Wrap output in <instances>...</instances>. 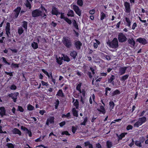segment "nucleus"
Here are the masks:
<instances>
[{
	"label": "nucleus",
	"instance_id": "obj_4",
	"mask_svg": "<svg viewBox=\"0 0 148 148\" xmlns=\"http://www.w3.org/2000/svg\"><path fill=\"white\" fill-rule=\"evenodd\" d=\"M118 39L119 42H123L126 41L127 38L123 33H120L118 35Z\"/></svg>",
	"mask_w": 148,
	"mask_h": 148
},
{
	"label": "nucleus",
	"instance_id": "obj_33",
	"mask_svg": "<svg viewBox=\"0 0 148 148\" xmlns=\"http://www.w3.org/2000/svg\"><path fill=\"white\" fill-rule=\"evenodd\" d=\"M106 145L108 148H111L112 146V144L111 142L108 141L106 142Z\"/></svg>",
	"mask_w": 148,
	"mask_h": 148
},
{
	"label": "nucleus",
	"instance_id": "obj_6",
	"mask_svg": "<svg viewBox=\"0 0 148 148\" xmlns=\"http://www.w3.org/2000/svg\"><path fill=\"white\" fill-rule=\"evenodd\" d=\"M19 93L18 92L14 93H11L9 94L8 95L9 97H11L13 99V101L14 102L16 101V99H17V96L18 95Z\"/></svg>",
	"mask_w": 148,
	"mask_h": 148
},
{
	"label": "nucleus",
	"instance_id": "obj_43",
	"mask_svg": "<svg viewBox=\"0 0 148 148\" xmlns=\"http://www.w3.org/2000/svg\"><path fill=\"white\" fill-rule=\"evenodd\" d=\"M79 102L77 99H76L74 103V105L77 108H78V106Z\"/></svg>",
	"mask_w": 148,
	"mask_h": 148
},
{
	"label": "nucleus",
	"instance_id": "obj_64",
	"mask_svg": "<svg viewBox=\"0 0 148 148\" xmlns=\"http://www.w3.org/2000/svg\"><path fill=\"white\" fill-rule=\"evenodd\" d=\"M96 147L98 148H101V145L99 143L96 144Z\"/></svg>",
	"mask_w": 148,
	"mask_h": 148
},
{
	"label": "nucleus",
	"instance_id": "obj_29",
	"mask_svg": "<svg viewBox=\"0 0 148 148\" xmlns=\"http://www.w3.org/2000/svg\"><path fill=\"white\" fill-rule=\"evenodd\" d=\"M63 59V58L62 57L61 58L60 57L59 58H57L56 60L57 63L61 65L62 63V60Z\"/></svg>",
	"mask_w": 148,
	"mask_h": 148
},
{
	"label": "nucleus",
	"instance_id": "obj_3",
	"mask_svg": "<svg viewBox=\"0 0 148 148\" xmlns=\"http://www.w3.org/2000/svg\"><path fill=\"white\" fill-rule=\"evenodd\" d=\"M107 43L110 47L113 49L116 48L119 46L118 42L116 38H114L111 41H108Z\"/></svg>",
	"mask_w": 148,
	"mask_h": 148
},
{
	"label": "nucleus",
	"instance_id": "obj_28",
	"mask_svg": "<svg viewBox=\"0 0 148 148\" xmlns=\"http://www.w3.org/2000/svg\"><path fill=\"white\" fill-rule=\"evenodd\" d=\"M142 125V123H140V121L138 120V121L136 122L134 125V126L135 127H138L139 126L141 125Z\"/></svg>",
	"mask_w": 148,
	"mask_h": 148
},
{
	"label": "nucleus",
	"instance_id": "obj_54",
	"mask_svg": "<svg viewBox=\"0 0 148 148\" xmlns=\"http://www.w3.org/2000/svg\"><path fill=\"white\" fill-rule=\"evenodd\" d=\"M133 127L131 125H129L127 127V130H131L132 129Z\"/></svg>",
	"mask_w": 148,
	"mask_h": 148
},
{
	"label": "nucleus",
	"instance_id": "obj_56",
	"mask_svg": "<svg viewBox=\"0 0 148 148\" xmlns=\"http://www.w3.org/2000/svg\"><path fill=\"white\" fill-rule=\"evenodd\" d=\"M70 116V113L69 112L67 113V114H63L62 116V117H69Z\"/></svg>",
	"mask_w": 148,
	"mask_h": 148
},
{
	"label": "nucleus",
	"instance_id": "obj_22",
	"mask_svg": "<svg viewBox=\"0 0 148 148\" xmlns=\"http://www.w3.org/2000/svg\"><path fill=\"white\" fill-rule=\"evenodd\" d=\"M56 96H58L61 97H63L64 95L62 92V91L61 90H59L56 94Z\"/></svg>",
	"mask_w": 148,
	"mask_h": 148
},
{
	"label": "nucleus",
	"instance_id": "obj_41",
	"mask_svg": "<svg viewBox=\"0 0 148 148\" xmlns=\"http://www.w3.org/2000/svg\"><path fill=\"white\" fill-rule=\"evenodd\" d=\"M64 20L70 25L72 23L71 21L67 18H64Z\"/></svg>",
	"mask_w": 148,
	"mask_h": 148
},
{
	"label": "nucleus",
	"instance_id": "obj_40",
	"mask_svg": "<svg viewBox=\"0 0 148 148\" xmlns=\"http://www.w3.org/2000/svg\"><path fill=\"white\" fill-rule=\"evenodd\" d=\"M34 107L32 106L31 105H28L27 106V109L29 110H32L34 109Z\"/></svg>",
	"mask_w": 148,
	"mask_h": 148
},
{
	"label": "nucleus",
	"instance_id": "obj_55",
	"mask_svg": "<svg viewBox=\"0 0 148 148\" xmlns=\"http://www.w3.org/2000/svg\"><path fill=\"white\" fill-rule=\"evenodd\" d=\"M42 84L43 86H47L48 85V84L46 82L43 81H41Z\"/></svg>",
	"mask_w": 148,
	"mask_h": 148
},
{
	"label": "nucleus",
	"instance_id": "obj_63",
	"mask_svg": "<svg viewBox=\"0 0 148 148\" xmlns=\"http://www.w3.org/2000/svg\"><path fill=\"white\" fill-rule=\"evenodd\" d=\"M51 24L54 27H55L57 25V24L56 23H54L53 21L52 22Z\"/></svg>",
	"mask_w": 148,
	"mask_h": 148
},
{
	"label": "nucleus",
	"instance_id": "obj_61",
	"mask_svg": "<svg viewBox=\"0 0 148 148\" xmlns=\"http://www.w3.org/2000/svg\"><path fill=\"white\" fill-rule=\"evenodd\" d=\"M21 128L22 130H23L24 131H27V130H28V129L27 128L24 127L23 126H21Z\"/></svg>",
	"mask_w": 148,
	"mask_h": 148
},
{
	"label": "nucleus",
	"instance_id": "obj_37",
	"mask_svg": "<svg viewBox=\"0 0 148 148\" xmlns=\"http://www.w3.org/2000/svg\"><path fill=\"white\" fill-rule=\"evenodd\" d=\"M6 146L8 147V148H14V146L12 143H8Z\"/></svg>",
	"mask_w": 148,
	"mask_h": 148
},
{
	"label": "nucleus",
	"instance_id": "obj_11",
	"mask_svg": "<svg viewBox=\"0 0 148 148\" xmlns=\"http://www.w3.org/2000/svg\"><path fill=\"white\" fill-rule=\"evenodd\" d=\"M21 9V8L20 7H18L16 9L14 10V17L15 18H16L18 17Z\"/></svg>",
	"mask_w": 148,
	"mask_h": 148
},
{
	"label": "nucleus",
	"instance_id": "obj_62",
	"mask_svg": "<svg viewBox=\"0 0 148 148\" xmlns=\"http://www.w3.org/2000/svg\"><path fill=\"white\" fill-rule=\"evenodd\" d=\"M90 144V142L89 141H87L84 143L85 146H88Z\"/></svg>",
	"mask_w": 148,
	"mask_h": 148
},
{
	"label": "nucleus",
	"instance_id": "obj_53",
	"mask_svg": "<svg viewBox=\"0 0 148 148\" xmlns=\"http://www.w3.org/2000/svg\"><path fill=\"white\" fill-rule=\"evenodd\" d=\"M40 38H41V36H38L36 37L35 38L36 41H37L38 43H39V39Z\"/></svg>",
	"mask_w": 148,
	"mask_h": 148
},
{
	"label": "nucleus",
	"instance_id": "obj_20",
	"mask_svg": "<svg viewBox=\"0 0 148 148\" xmlns=\"http://www.w3.org/2000/svg\"><path fill=\"white\" fill-rule=\"evenodd\" d=\"M97 110L101 112L103 114H105L106 113V111H105L104 108L103 106H100V109H98Z\"/></svg>",
	"mask_w": 148,
	"mask_h": 148
},
{
	"label": "nucleus",
	"instance_id": "obj_46",
	"mask_svg": "<svg viewBox=\"0 0 148 148\" xmlns=\"http://www.w3.org/2000/svg\"><path fill=\"white\" fill-rule=\"evenodd\" d=\"M106 15L103 12H101V17L100 19L101 20H103L105 17Z\"/></svg>",
	"mask_w": 148,
	"mask_h": 148
},
{
	"label": "nucleus",
	"instance_id": "obj_59",
	"mask_svg": "<svg viewBox=\"0 0 148 148\" xmlns=\"http://www.w3.org/2000/svg\"><path fill=\"white\" fill-rule=\"evenodd\" d=\"M136 26H137V24H136V23H133V24L132 25V29H135V28L136 27Z\"/></svg>",
	"mask_w": 148,
	"mask_h": 148
},
{
	"label": "nucleus",
	"instance_id": "obj_2",
	"mask_svg": "<svg viewBox=\"0 0 148 148\" xmlns=\"http://www.w3.org/2000/svg\"><path fill=\"white\" fill-rule=\"evenodd\" d=\"M62 42L67 48H71L72 45L71 39L68 37H63L62 40Z\"/></svg>",
	"mask_w": 148,
	"mask_h": 148
},
{
	"label": "nucleus",
	"instance_id": "obj_8",
	"mask_svg": "<svg viewBox=\"0 0 148 148\" xmlns=\"http://www.w3.org/2000/svg\"><path fill=\"white\" fill-rule=\"evenodd\" d=\"M51 13L53 15H55L56 16L60 14V12L54 6L52 7Z\"/></svg>",
	"mask_w": 148,
	"mask_h": 148
},
{
	"label": "nucleus",
	"instance_id": "obj_44",
	"mask_svg": "<svg viewBox=\"0 0 148 148\" xmlns=\"http://www.w3.org/2000/svg\"><path fill=\"white\" fill-rule=\"evenodd\" d=\"M135 144L137 146L139 147H141L142 146L140 142L138 141H136L135 142Z\"/></svg>",
	"mask_w": 148,
	"mask_h": 148
},
{
	"label": "nucleus",
	"instance_id": "obj_18",
	"mask_svg": "<svg viewBox=\"0 0 148 148\" xmlns=\"http://www.w3.org/2000/svg\"><path fill=\"white\" fill-rule=\"evenodd\" d=\"M129 76V75L128 74L123 75L120 78V80L122 81H124L125 80L128 79Z\"/></svg>",
	"mask_w": 148,
	"mask_h": 148
},
{
	"label": "nucleus",
	"instance_id": "obj_9",
	"mask_svg": "<svg viewBox=\"0 0 148 148\" xmlns=\"http://www.w3.org/2000/svg\"><path fill=\"white\" fill-rule=\"evenodd\" d=\"M6 34L8 37H9V35H10V23H6V26L5 27Z\"/></svg>",
	"mask_w": 148,
	"mask_h": 148
},
{
	"label": "nucleus",
	"instance_id": "obj_60",
	"mask_svg": "<svg viewBox=\"0 0 148 148\" xmlns=\"http://www.w3.org/2000/svg\"><path fill=\"white\" fill-rule=\"evenodd\" d=\"M65 124V121H63L60 123V125L61 127L63 126Z\"/></svg>",
	"mask_w": 148,
	"mask_h": 148
},
{
	"label": "nucleus",
	"instance_id": "obj_39",
	"mask_svg": "<svg viewBox=\"0 0 148 148\" xmlns=\"http://www.w3.org/2000/svg\"><path fill=\"white\" fill-rule=\"evenodd\" d=\"M83 3L82 0H77V4L79 6H82Z\"/></svg>",
	"mask_w": 148,
	"mask_h": 148
},
{
	"label": "nucleus",
	"instance_id": "obj_57",
	"mask_svg": "<svg viewBox=\"0 0 148 148\" xmlns=\"http://www.w3.org/2000/svg\"><path fill=\"white\" fill-rule=\"evenodd\" d=\"M107 75L106 73H101L100 75V76H106Z\"/></svg>",
	"mask_w": 148,
	"mask_h": 148
},
{
	"label": "nucleus",
	"instance_id": "obj_51",
	"mask_svg": "<svg viewBox=\"0 0 148 148\" xmlns=\"http://www.w3.org/2000/svg\"><path fill=\"white\" fill-rule=\"evenodd\" d=\"M18 110L22 112H23L24 111V110L22 107L19 106H18Z\"/></svg>",
	"mask_w": 148,
	"mask_h": 148
},
{
	"label": "nucleus",
	"instance_id": "obj_1",
	"mask_svg": "<svg viewBox=\"0 0 148 148\" xmlns=\"http://www.w3.org/2000/svg\"><path fill=\"white\" fill-rule=\"evenodd\" d=\"M42 10H40V9H36L32 12V15L34 17H37L39 16H41L42 17H44L46 16V15L44 13H43V10H45V12H47L46 10L44 8H42Z\"/></svg>",
	"mask_w": 148,
	"mask_h": 148
},
{
	"label": "nucleus",
	"instance_id": "obj_58",
	"mask_svg": "<svg viewBox=\"0 0 148 148\" xmlns=\"http://www.w3.org/2000/svg\"><path fill=\"white\" fill-rule=\"evenodd\" d=\"M89 13L91 14H93L95 13V10H91L89 11Z\"/></svg>",
	"mask_w": 148,
	"mask_h": 148
},
{
	"label": "nucleus",
	"instance_id": "obj_13",
	"mask_svg": "<svg viewBox=\"0 0 148 148\" xmlns=\"http://www.w3.org/2000/svg\"><path fill=\"white\" fill-rule=\"evenodd\" d=\"M75 45L76 49H79L81 48V46L82 45V43L79 41L75 40Z\"/></svg>",
	"mask_w": 148,
	"mask_h": 148
},
{
	"label": "nucleus",
	"instance_id": "obj_21",
	"mask_svg": "<svg viewBox=\"0 0 148 148\" xmlns=\"http://www.w3.org/2000/svg\"><path fill=\"white\" fill-rule=\"evenodd\" d=\"M138 120L142 123V124L143 123L146 122V118L145 116L139 118Z\"/></svg>",
	"mask_w": 148,
	"mask_h": 148
},
{
	"label": "nucleus",
	"instance_id": "obj_47",
	"mask_svg": "<svg viewBox=\"0 0 148 148\" xmlns=\"http://www.w3.org/2000/svg\"><path fill=\"white\" fill-rule=\"evenodd\" d=\"M64 61H66L68 62L70 61V59L67 56L64 57Z\"/></svg>",
	"mask_w": 148,
	"mask_h": 148
},
{
	"label": "nucleus",
	"instance_id": "obj_19",
	"mask_svg": "<svg viewBox=\"0 0 148 148\" xmlns=\"http://www.w3.org/2000/svg\"><path fill=\"white\" fill-rule=\"evenodd\" d=\"M127 134V133H122L121 134L119 135L118 134H117V136L119 138V140H121L122 138L125 137V135Z\"/></svg>",
	"mask_w": 148,
	"mask_h": 148
},
{
	"label": "nucleus",
	"instance_id": "obj_7",
	"mask_svg": "<svg viewBox=\"0 0 148 148\" xmlns=\"http://www.w3.org/2000/svg\"><path fill=\"white\" fill-rule=\"evenodd\" d=\"M124 5L125 7L126 12L127 13H130L131 11L130 3L127 2H125L124 3Z\"/></svg>",
	"mask_w": 148,
	"mask_h": 148
},
{
	"label": "nucleus",
	"instance_id": "obj_27",
	"mask_svg": "<svg viewBox=\"0 0 148 148\" xmlns=\"http://www.w3.org/2000/svg\"><path fill=\"white\" fill-rule=\"evenodd\" d=\"M128 43L130 44L132 46H134L135 44V41L133 40V39H129L128 40Z\"/></svg>",
	"mask_w": 148,
	"mask_h": 148
},
{
	"label": "nucleus",
	"instance_id": "obj_35",
	"mask_svg": "<svg viewBox=\"0 0 148 148\" xmlns=\"http://www.w3.org/2000/svg\"><path fill=\"white\" fill-rule=\"evenodd\" d=\"M82 85L81 83H80L79 84H78L76 88L77 90H78L80 93L81 92V90L80 88Z\"/></svg>",
	"mask_w": 148,
	"mask_h": 148
},
{
	"label": "nucleus",
	"instance_id": "obj_45",
	"mask_svg": "<svg viewBox=\"0 0 148 148\" xmlns=\"http://www.w3.org/2000/svg\"><path fill=\"white\" fill-rule=\"evenodd\" d=\"M23 32V30L22 28H19L18 30V34L21 35Z\"/></svg>",
	"mask_w": 148,
	"mask_h": 148
},
{
	"label": "nucleus",
	"instance_id": "obj_48",
	"mask_svg": "<svg viewBox=\"0 0 148 148\" xmlns=\"http://www.w3.org/2000/svg\"><path fill=\"white\" fill-rule=\"evenodd\" d=\"M42 72H43L49 78L50 76L48 72L47 71L45 70L44 69H42Z\"/></svg>",
	"mask_w": 148,
	"mask_h": 148
},
{
	"label": "nucleus",
	"instance_id": "obj_32",
	"mask_svg": "<svg viewBox=\"0 0 148 148\" xmlns=\"http://www.w3.org/2000/svg\"><path fill=\"white\" fill-rule=\"evenodd\" d=\"M73 24L75 27L77 29H78V26L77 24V22L75 20H74L73 21Z\"/></svg>",
	"mask_w": 148,
	"mask_h": 148
},
{
	"label": "nucleus",
	"instance_id": "obj_50",
	"mask_svg": "<svg viewBox=\"0 0 148 148\" xmlns=\"http://www.w3.org/2000/svg\"><path fill=\"white\" fill-rule=\"evenodd\" d=\"M77 130V128H76L74 126H72V131L73 134H74L75 133V131H76Z\"/></svg>",
	"mask_w": 148,
	"mask_h": 148
},
{
	"label": "nucleus",
	"instance_id": "obj_34",
	"mask_svg": "<svg viewBox=\"0 0 148 148\" xmlns=\"http://www.w3.org/2000/svg\"><path fill=\"white\" fill-rule=\"evenodd\" d=\"M27 22L25 21L23 22V27L25 28V30L27 29Z\"/></svg>",
	"mask_w": 148,
	"mask_h": 148
},
{
	"label": "nucleus",
	"instance_id": "obj_36",
	"mask_svg": "<svg viewBox=\"0 0 148 148\" xmlns=\"http://www.w3.org/2000/svg\"><path fill=\"white\" fill-rule=\"evenodd\" d=\"M109 105L110 106V108L112 109L114 107V104L112 101H110L109 102Z\"/></svg>",
	"mask_w": 148,
	"mask_h": 148
},
{
	"label": "nucleus",
	"instance_id": "obj_49",
	"mask_svg": "<svg viewBox=\"0 0 148 148\" xmlns=\"http://www.w3.org/2000/svg\"><path fill=\"white\" fill-rule=\"evenodd\" d=\"M62 135L66 134L67 135H70V134H69L67 131H64L62 132Z\"/></svg>",
	"mask_w": 148,
	"mask_h": 148
},
{
	"label": "nucleus",
	"instance_id": "obj_52",
	"mask_svg": "<svg viewBox=\"0 0 148 148\" xmlns=\"http://www.w3.org/2000/svg\"><path fill=\"white\" fill-rule=\"evenodd\" d=\"M10 88L11 90H15L16 88V86L15 85H12L10 87Z\"/></svg>",
	"mask_w": 148,
	"mask_h": 148
},
{
	"label": "nucleus",
	"instance_id": "obj_31",
	"mask_svg": "<svg viewBox=\"0 0 148 148\" xmlns=\"http://www.w3.org/2000/svg\"><path fill=\"white\" fill-rule=\"evenodd\" d=\"M125 20L127 22V25L129 27H130L131 22L130 21V19L127 17L125 18Z\"/></svg>",
	"mask_w": 148,
	"mask_h": 148
},
{
	"label": "nucleus",
	"instance_id": "obj_16",
	"mask_svg": "<svg viewBox=\"0 0 148 148\" xmlns=\"http://www.w3.org/2000/svg\"><path fill=\"white\" fill-rule=\"evenodd\" d=\"M77 52L75 51H71L70 53V55L72 57L73 59H75L76 56L77 55Z\"/></svg>",
	"mask_w": 148,
	"mask_h": 148
},
{
	"label": "nucleus",
	"instance_id": "obj_15",
	"mask_svg": "<svg viewBox=\"0 0 148 148\" xmlns=\"http://www.w3.org/2000/svg\"><path fill=\"white\" fill-rule=\"evenodd\" d=\"M12 132L13 134H17L20 136L21 135V131L16 128H14L12 130Z\"/></svg>",
	"mask_w": 148,
	"mask_h": 148
},
{
	"label": "nucleus",
	"instance_id": "obj_30",
	"mask_svg": "<svg viewBox=\"0 0 148 148\" xmlns=\"http://www.w3.org/2000/svg\"><path fill=\"white\" fill-rule=\"evenodd\" d=\"M72 112L73 113V114L74 116H75L76 117H77L78 116V114L75 108H73L72 109Z\"/></svg>",
	"mask_w": 148,
	"mask_h": 148
},
{
	"label": "nucleus",
	"instance_id": "obj_24",
	"mask_svg": "<svg viewBox=\"0 0 148 148\" xmlns=\"http://www.w3.org/2000/svg\"><path fill=\"white\" fill-rule=\"evenodd\" d=\"M25 4L27 8H28L29 9H31V4L28 0H26Z\"/></svg>",
	"mask_w": 148,
	"mask_h": 148
},
{
	"label": "nucleus",
	"instance_id": "obj_14",
	"mask_svg": "<svg viewBox=\"0 0 148 148\" xmlns=\"http://www.w3.org/2000/svg\"><path fill=\"white\" fill-rule=\"evenodd\" d=\"M0 115L2 117L3 116L5 115V108L3 107H0Z\"/></svg>",
	"mask_w": 148,
	"mask_h": 148
},
{
	"label": "nucleus",
	"instance_id": "obj_17",
	"mask_svg": "<svg viewBox=\"0 0 148 148\" xmlns=\"http://www.w3.org/2000/svg\"><path fill=\"white\" fill-rule=\"evenodd\" d=\"M115 79V76L114 75H112L110 78L108 79V83H112V84L114 85V83L113 82V81Z\"/></svg>",
	"mask_w": 148,
	"mask_h": 148
},
{
	"label": "nucleus",
	"instance_id": "obj_10",
	"mask_svg": "<svg viewBox=\"0 0 148 148\" xmlns=\"http://www.w3.org/2000/svg\"><path fill=\"white\" fill-rule=\"evenodd\" d=\"M127 67H121L119 69V74L120 75L124 74L125 73Z\"/></svg>",
	"mask_w": 148,
	"mask_h": 148
},
{
	"label": "nucleus",
	"instance_id": "obj_25",
	"mask_svg": "<svg viewBox=\"0 0 148 148\" xmlns=\"http://www.w3.org/2000/svg\"><path fill=\"white\" fill-rule=\"evenodd\" d=\"M67 15L68 16L73 17L74 16V12L72 10H70L69 11Z\"/></svg>",
	"mask_w": 148,
	"mask_h": 148
},
{
	"label": "nucleus",
	"instance_id": "obj_38",
	"mask_svg": "<svg viewBox=\"0 0 148 148\" xmlns=\"http://www.w3.org/2000/svg\"><path fill=\"white\" fill-rule=\"evenodd\" d=\"M54 117H52L47 119V120L48 121H49L50 123H51L54 122Z\"/></svg>",
	"mask_w": 148,
	"mask_h": 148
},
{
	"label": "nucleus",
	"instance_id": "obj_42",
	"mask_svg": "<svg viewBox=\"0 0 148 148\" xmlns=\"http://www.w3.org/2000/svg\"><path fill=\"white\" fill-rule=\"evenodd\" d=\"M87 121V117H86L84 119V121L81 123V125H86V123Z\"/></svg>",
	"mask_w": 148,
	"mask_h": 148
},
{
	"label": "nucleus",
	"instance_id": "obj_5",
	"mask_svg": "<svg viewBox=\"0 0 148 148\" xmlns=\"http://www.w3.org/2000/svg\"><path fill=\"white\" fill-rule=\"evenodd\" d=\"M73 10L75 13L79 16H80L81 15L82 11L80 10L79 7L76 5H73Z\"/></svg>",
	"mask_w": 148,
	"mask_h": 148
},
{
	"label": "nucleus",
	"instance_id": "obj_26",
	"mask_svg": "<svg viewBox=\"0 0 148 148\" xmlns=\"http://www.w3.org/2000/svg\"><path fill=\"white\" fill-rule=\"evenodd\" d=\"M120 93V91L118 90H116L115 91H114L112 94V96H114L115 95L119 94Z\"/></svg>",
	"mask_w": 148,
	"mask_h": 148
},
{
	"label": "nucleus",
	"instance_id": "obj_23",
	"mask_svg": "<svg viewBox=\"0 0 148 148\" xmlns=\"http://www.w3.org/2000/svg\"><path fill=\"white\" fill-rule=\"evenodd\" d=\"M31 46L34 49H36L38 48V43L35 42H34L33 43H32Z\"/></svg>",
	"mask_w": 148,
	"mask_h": 148
},
{
	"label": "nucleus",
	"instance_id": "obj_12",
	"mask_svg": "<svg viewBox=\"0 0 148 148\" xmlns=\"http://www.w3.org/2000/svg\"><path fill=\"white\" fill-rule=\"evenodd\" d=\"M136 41L138 42L139 43H142L143 45H145L147 43V41L145 39L141 38L137 39Z\"/></svg>",
	"mask_w": 148,
	"mask_h": 148
}]
</instances>
